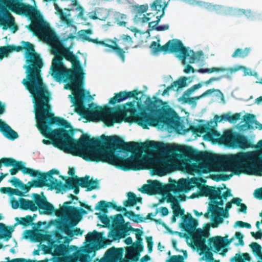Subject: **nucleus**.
Returning <instances> with one entry per match:
<instances>
[{
    "label": "nucleus",
    "mask_w": 262,
    "mask_h": 262,
    "mask_svg": "<svg viewBox=\"0 0 262 262\" xmlns=\"http://www.w3.org/2000/svg\"><path fill=\"white\" fill-rule=\"evenodd\" d=\"M67 153L78 156L87 161L107 163L124 171L143 169L139 159L143 151L176 154L180 158H185L198 164L191 165L198 173L206 172L208 164L219 163L228 170V156H218L207 152L198 151L190 146H167L162 142L150 141L147 143L124 142L117 136H101V139L91 138L82 134L78 140L73 139L76 129L72 128L67 121Z\"/></svg>",
    "instance_id": "nucleus-1"
},
{
    "label": "nucleus",
    "mask_w": 262,
    "mask_h": 262,
    "mask_svg": "<svg viewBox=\"0 0 262 262\" xmlns=\"http://www.w3.org/2000/svg\"><path fill=\"white\" fill-rule=\"evenodd\" d=\"M73 45L67 47V61L72 64L71 69L67 68V81L70 82L67 84V90H71L73 96L70 95L69 98L75 106V112L89 121L98 117L108 127L114 126L115 123H121L123 118L115 108L95 106L94 103L89 104L88 107L85 106L86 97L82 89L84 73L78 57L71 51Z\"/></svg>",
    "instance_id": "nucleus-2"
},
{
    "label": "nucleus",
    "mask_w": 262,
    "mask_h": 262,
    "mask_svg": "<svg viewBox=\"0 0 262 262\" xmlns=\"http://www.w3.org/2000/svg\"><path fill=\"white\" fill-rule=\"evenodd\" d=\"M34 103L36 126L41 135L49 139L42 140L45 144H52L66 152V119L56 117L52 112L49 90L31 95Z\"/></svg>",
    "instance_id": "nucleus-3"
},
{
    "label": "nucleus",
    "mask_w": 262,
    "mask_h": 262,
    "mask_svg": "<svg viewBox=\"0 0 262 262\" xmlns=\"http://www.w3.org/2000/svg\"><path fill=\"white\" fill-rule=\"evenodd\" d=\"M21 46H2L0 60L7 57L9 53L19 52L25 49L26 65V78L23 80L22 83L29 92L31 95L49 90L47 85L44 83L41 76V69L43 62L40 55L35 52L34 46L29 41H22Z\"/></svg>",
    "instance_id": "nucleus-4"
},
{
    "label": "nucleus",
    "mask_w": 262,
    "mask_h": 262,
    "mask_svg": "<svg viewBox=\"0 0 262 262\" xmlns=\"http://www.w3.org/2000/svg\"><path fill=\"white\" fill-rule=\"evenodd\" d=\"M42 38L51 47V53L54 55L50 68L51 75L56 81L66 82V66L62 61L66 58V47L52 29Z\"/></svg>",
    "instance_id": "nucleus-5"
},
{
    "label": "nucleus",
    "mask_w": 262,
    "mask_h": 262,
    "mask_svg": "<svg viewBox=\"0 0 262 262\" xmlns=\"http://www.w3.org/2000/svg\"><path fill=\"white\" fill-rule=\"evenodd\" d=\"M10 10L17 14L25 15L32 21L29 29L35 36L42 38L51 29L49 24L40 18L39 11L29 4L17 3L12 5Z\"/></svg>",
    "instance_id": "nucleus-6"
},
{
    "label": "nucleus",
    "mask_w": 262,
    "mask_h": 262,
    "mask_svg": "<svg viewBox=\"0 0 262 262\" xmlns=\"http://www.w3.org/2000/svg\"><path fill=\"white\" fill-rule=\"evenodd\" d=\"M171 208L173 210L174 216H182V222L180 224V227L191 237L194 246L199 248L202 247L206 248L204 245V242H206L208 233L201 229H196L198 225L197 220L193 218L190 214L185 215L184 209L180 208L179 202H178V204H176L174 206H172Z\"/></svg>",
    "instance_id": "nucleus-7"
},
{
    "label": "nucleus",
    "mask_w": 262,
    "mask_h": 262,
    "mask_svg": "<svg viewBox=\"0 0 262 262\" xmlns=\"http://www.w3.org/2000/svg\"><path fill=\"white\" fill-rule=\"evenodd\" d=\"M139 101L134 100L122 105L121 112L125 122L135 121L144 129H148V126H155L157 125L156 116L145 111L138 112L136 108V103Z\"/></svg>",
    "instance_id": "nucleus-8"
},
{
    "label": "nucleus",
    "mask_w": 262,
    "mask_h": 262,
    "mask_svg": "<svg viewBox=\"0 0 262 262\" xmlns=\"http://www.w3.org/2000/svg\"><path fill=\"white\" fill-rule=\"evenodd\" d=\"M37 174L35 177H37L36 179L28 182L26 185L22 183L20 187L21 190L28 192L32 187L42 188L47 186L51 190H56L57 192L66 190V183L63 184L53 176V174L59 173L57 170L53 169L47 172L37 170Z\"/></svg>",
    "instance_id": "nucleus-9"
},
{
    "label": "nucleus",
    "mask_w": 262,
    "mask_h": 262,
    "mask_svg": "<svg viewBox=\"0 0 262 262\" xmlns=\"http://www.w3.org/2000/svg\"><path fill=\"white\" fill-rule=\"evenodd\" d=\"M134 41L127 34L121 35L118 38L114 37L112 39H106L102 42L103 46L108 49L105 50L107 53L114 52L122 62L126 59L125 54L133 46Z\"/></svg>",
    "instance_id": "nucleus-10"
},
{
    "label": "nucleus",
    "mask_w": 262,
    "mask_h": 262,
    "mask_svg": "<svg viewBox=\"0 0 262 262\" xmlns=\"http://www.w3.org/2000/svg\"><path fill=\"white\" fill-rule=\"evenodd\" d=\"M41 194L42 196L36 193H32L33 201L20 198L19 208L23 210H29L31 211H36L39 209L40 214H51L53 211V206L47 200L43 192H41Z\"/></svg>",
    "instance_id": "nucleus-11"
},
{
    "label": "nucleus",
    "mask_w": 262,
    "mask_h": 262,
    "mask_svg": "<svg viewBox=\"0 0 262 262\" xmlns=\"http://www.w3.org/2000/svg\"><path fill=\"white\" fill-rule=\"evenodd\" d=\"M70 4L67 8V33H69L67 37V41L69 39L73 40L77 35V28L73 25L75 18L82 17L84 15V9L78 3L77 0H67Z\"/></svg>",
    "instance_id": "nucleus-12"
},
{
    "label": "nucleus",
    "mask_w": 262,
    "mask_h": 262,
    "mask_svg": "<svg viewBox=\"0 0 262 262\" xmlns=\"http://www.w3.org/2000/svg\"><path fill=\"white\" fill-rule=\"evenodd\" d=\"M111 230L108 233V237L112 238L113 241L119 240L129 234V230L133 227L129 225V222H125L123 216L121 214H117L111 216Z\"/></svg>",
    "instance_id": "nucleus-13"
},
{
    "label": "nucleus",
    "mask_w": 262,
    "mask_h": 262,
    "mask_svg": "<svg viewBox=\"0 0 262 262\" xmlns=\"http://www.w3.org/2000/svg\"><path fill=\"white\" fill-rule=\"evenodd\" d=\"M165 53H179L177 57L185 62V60L188 58V62L194 63L197 60V56L195 52L192 50H188L185 47L182 41L179 39H173L169 40L164 45Z\"/></svg>",
    "instance_id": "nucleus-14"
},
{
    "label": "nucleus",
    "mask_w": 262,
    "mask_h": 262,
    "mask_svg": "<svg viewBox=\"0 0 262 262\" xmlns=\"http://www.w3.org/2000/svg\"><path fill=\"white\" fill-rule=\"evenodd\" d=\"M44 223L38 222L35 226L33 227L34 230H28L25 231L26 238H29L30 240L34 242H42L47 241L48 246L42 245V250L43 254H52L53 247L54 245L53 243V235L52 234H43L40 231L43 230H40L39 228Z\"/></svg>",
    "instance_id": "nucleus-15"
},
{
    "label": "nucleus",
    "mask_w": 262,
    "mask_h": 262,
    "mask_svg": "<svg viewBox=\"0 0 262 262\" xmlns=\"http://www.w3.org/2000/svg\"><path fill=\"white\" fill-rule=\"evenodd\" d=\"M99 204L100 206H97L96 208V209H100L103 212H107V208L111 207L118 211H124V216L128 217L135 223H138L140 222H143L146 220L148 219H150L151 220L154 221L156 223L159 224H160L161 222V220L160 219L156 220L151 218V216H155L157 212H156L155 214H153L152 213H149L146 215L145 217H141L139 214H136L132 211H128L126 209L123 208V207L118 206L116 204L112 202H106L105 201L102 200L100 201Z\"/></svg>",
    "instance_id": "nucleus-16"
},
{
    "label": "nucleus",
    "mask_w": 262,
    "mask_h": 262,
    "mask_svg": "<svg viewBox=\"0 0 262 262\" xmlns=\"http://www.w3.org/2000/svg\"><path fill=\"white\" fill-rule=\"evenodd\" d=\"M98 185L99 183L97 180H90L89 176L81 178L78 176L70 178L67 177V190H71L76 187L81 186L82 188H86V191H90L98 188Z\"/></svg>",
    "instance_id": "nucleus-17"
},
{
    "label": "nucleus",
    "mask_w": 262,
    "mask_h": 262,
    "mask_svg": "<svg viewBox=\"0 0 262 262\" xmlns=\"http://www.w3.org/2000/svg\"><path fill=\"white\" fill-rule=\"evenodd\" d=\"M222 143L232 148L239 147L242 149L251 147L249 141L242 135L233 134L231 132L225 134L220 138Z\"/></svg>",
    "instance_id": "nucleus-18"
},
{
    "label": "nucleus",
    "mask_w": 262,
    "mask_h": 262,
    "mask_svg": "<svg viewBox=\"0 0 262 262\" xmlns=\"http://www.w3.org/2000/svg\"><path fill=\"white\" fill-rule=\"evenodd\" d=\"M52 235L54 236L53 243L54 245L52 254L61 256L53 262H66V236H63L58 231H56Z\"/></svg>",
    "instance_id": "nucleus-19"
},
{
    "label": "nucleus",
    "mask_w": 262,
    "mask_h": 262,
    "mask_svg": "<svg viewBox=\"0 0 262 262\" xmlns=\"http://www.w3.org/2000/svg\"><path fill=\"white\" fill-rule=\"evenodd\" d=\"M79 223L78 221H75L67 216V253H70L72 251L75 250L77 247L75 246H69L73 239L74 236L81 235L83 231L79 228H74Z\"/></svg>",
    "instance_id": "nucleus-20"
},
{
    "label": "nucleus",
    "mask_w": 262,
    "mask_h": 262,
    "mask_svg": "<svg viewBox=\"0 0 262 262\" xmlns=\"http://www.w3.org/2000/svg\"><path fill=\"white\" fill-rule=\"evenodd\" d=\"M177 117V113L172 108L162 107L156 116L157 125L159 123L167 126L176 125V119Z\"/></svg>",
    "instance_id": "nucleus-21"
},
{
    "label": "nucleus",
    "mask_w": 262,
    "mask_h": 262,
    "mask_svg": "<svg viewBox=\"0 0 262 262\" xmlns=\"http://www.w3.org/2000/svg\"><path fill=\"white\" fill-rule=\"evenodd\" d=\"M140 94L143 95L142 92H139L136 90L130 92L121 91L114 94V96L109 100V104L115 105L116 103H120L128 98H134L136 101L141 102V98H138L137 97Z\"/></svg>",
    "instance_id": "nucleus-22"
},
{
    "label": "nucleus",
    "mask_w": 262,
    "mask_h": 262,
    "mask_svg": "<svg viewBox=\"0 0 262 262\" xmlns=\"http://www.w3.org/2000/svg\"><path fill=\"white\" fill-rule=\"evenodd\" d=\"M97 245L87 244L85 246L83 253H76L73 254L80 262H90L92 258L95 256L96 251L100 249Z\"/></svg>",
    "instance_id": "nucleus-23"
},
{
    "label": "nucleus",
    "mask_w": 262,
    "mask_h": 262,
    "mask_svg": "<svg viewBox=\"0 0 262 262\" xmlns=\"http://www.w3.org/2000/svg\"><path fill=\"white\" fill-rule=\"evenodd\" d=\"M168 2L164 0H156L150 5V9L153 12V16H156V24H158L161 18L164 15L165 9L167 7Z\"/></svg>",
    "instance_id": "nucleus-24"
},
{
    "label": "nucleus",
    "mask_w": 262,
    "mask_h": 262,
    "mask_svg": "<svg viewBox=\"0 0 262 262\" xmlns=\"http://www.w3.org/2000/svg\"><path fill=\"white\" fill-rule=\"evenodd\" d=\"M222 187H216L205 185L201 188L202 196H208L211 202L215 200L221 199Z\"/></svg>",
    "instance_id": "nucleus-25"
},
{
    "label": "nucleus",
    "mask_w": 262,
    "mask_h": 262,
    "mask_svg": "<svg viewBox=\"0 0 262 262\" xmlns=\"http://www.w3.org/2000/svg\"><path fill=\"white\" fill-rule=\"evenodd\" d=\"M13 168L10 169V174L12 176L16 174L18 171H21L24 174H29L31 177H35L37 174V170L27 168L25 166V163L18 161L12 165Z\"/></svg>",
    "instance_id": "nucleus-26"
},
{
    "label": "nucleus",
    "mask_w": 262,
    "mask_h": 262,
    "mask_svg": "<svg viewBox=\"0 0 262 262\" xmlns=\"http://www.w3.org/2000/svg\"><path fill=\"white\" fill-rule=\"evenodd\" d=\"M0 25L3 26L4 30L11 27L13 28L14 32L18 29L17 27L15 25L14 18L8 11H4L3 14L0 13Z\"/></svg>",
    "instance_id": "nucleus-27"
},
{
    "label": "nucleus",
    "mask_w": 262,
    "mask_h": 262,
    "mask_svg": "<svg viewBox=\"0 0 262 262\" xmlns=\"http://www.w3.org/2000/svg\"><path fill=\"white\" fill-rule=\"evenodd\" d=\"M154 100H152L149 97H148L145 101V110L148 112L156 116L159 113V110L161 108V105L163 101L156 97H153Z\"/></svg>",
    "instance_id": "nucleus-28"
},
{
    "label": "nucleus",
    "mask_w": 262,
    "mask_h": 262,
    "mask_svg": "<svg viewBox=\"0 0 262 262\" xmlns=\"http://www.w3.org/2000/svg\"><path fill=\"white\" fill-rule=\"evenodd\" d=\"M150 182L149 181H148ZM160 183L157 181H150L149 184H144L139 190L143 193H146L149 195H154L156 194H160Z\"/></svg>",
    "instance_id": "nucleus-29"
},
{
    "label": "nucleus",
    "mask_w": 262,
    "mask_h": 262,
    "mask_svg": "<svg viewBox=\"0 0 262 262\" xmlns=\"http://www.w3.org/2000/svg\"><path fill=\"white\" fill-rule=\"evenodd\" d=\"M88 211L82 209L78 208L74 206H67V215L69 218L75 221L79 222L83 214H88Z\"/></svg>",
    "instance_id": "nucleus-30"
},
{
    "label": "nucleus",
    "mask_w": 262,
    "mask_h": 262,
    "mask_svg": "<svg viewBox=\"0 0 262 262\" xmlns=\"http://www.w3.org/2000/svg\"><path fill=\"white\" fill-rule=\"evenodd\" d=\"M103 234L104 232H98L96 230H94L92 232H89L85 235V242L89 243V244L93 245V243L102 239L104 245L110 244L111 241L103 237Z\"/></svg>",
    "instance_id": "nucleus-31"
},
{
    "label": "nucleus",
    "mask_w": 262,
    "mask_h": 262,
    "mask_svg": "<svg viewBox=\"0 0 262 262\" xmlns=\"http://www.w3.org/2000/svg\"><path fill=\"white\" fill-rule=\"evenodd\" d=\"M0 132L6 138L11 140H14L18 137L17 133L2 119H0Z\"/></svg>",
    "instance_id": "nucleus-32"
},
{
    "label": "nucleus",
    "mask_w": 262,
    "mask_h": 262,
    "mask_svg": "<svg viewBox=\"0 0 262 262\" xmlns=\"http://www.w3.org/2000/svg\"><path fill=\"white\" fill-rule=\"evenodd\" d=\"M93 34V31L90 29L81 30L77 33L78 39H81L83 41H88L97 45L103 46L102 42H104V40L99 41L97 38L93 39L89 37V35Z\"/></svg>",
    "instance_id": "nucleus-33"
},
{
    "label": "nucleus",
    "mask_w": 262,
    "mask_h": 262,
    "mask_svg": "<svg viewBox=\"0 0 262 262\" xmlns=\"http://www.w3.org/2000/svg\"><path fill=\"white\" fill-rule=\"evenodd\" d=\"M208 244L210 247H213L215 252H218L224 246V239L223 237L217 236L211 237L208 239Z\"/></svg>",
    "instance_id": "nucleus-34"
},
{
    "label": "nucleus",
    "mask_w": 262,
    "mask_h": 262,
    "mask_svg": "<svg viewBox=\"0 0 262 262\" xmlns=\"http://www.w3.org/2000/svg\"><path fill=\"white\" fill-rule=\"evenodd\" d=\"M13 231V228L8 227L4 224L0 223V239L4 238L8 241L12 236V233ZM3 247V245L0 243V249Z\"/></svg>",
    "instance_id": "nucleus-35"
},
{
    "label": "nucleus",
    "mask_w": 262,
    "mask_h": 262,
    "mask_svg": "<svg viewBox=\"0 0 262 262\" xmlns=\"http://www.w3.org/2000/svg\"><path fill=\"white\" fill-rule=\"evenodd\" d=\"M123 249L122 248H116L112 247L107 250L105 256L108 259H114L121 258L123 255Z\"/></svg>",
    "instance_id": "nucleus-36"
},
{
    "label": "nucleus",
    "mask_w": 262,
    "mask_h": 262,
    "mask_svg": "<svg viewBox=\"0 0 262 262\" xmlns=\"http://www.w3.org/2000/svg\"><path fill=\"white\" fill-rule=\"evenodd\" d=\"M160 194L170 191H172L173 193H177L182 191V187L177 184L163 185L160 183Z\"/></svg>",
    "instance_id": "nucleus-37"
},
{
    "label": "nucleus",
    "mask_w": 262,
    "mask_h": 262,
    "mask_svg": "<svg viewBox=\"0 0 262 262\" xmlns=\"http://www.w3.org/2000/svg\"><path fill=\"white\" fill-rule=\"evenodd\" d=\"M100 202V201L98 202V203L96 204V205L95 207V209L96 210H100L103 213V214L102 215H101L100 213H96V214L98 215V216L99 219L100 220L101 222L102 223H103L104 225L98 224L97 226L101 227H110V226L111 225V216L108 217L107 216V215H106V213H107L108 212V207L107 208V212H103L100 209H96V208L97 206H100V205L99 204Z\"/></svg>",
    "instance_id": "nucleus-38"
},
{
    "label": "nucleus",
    "mask_w": 262,
    "mask_h": 262,
    "mask_svg": "<svg viewBox=\"0 0 262 262\" xmlns=\"http://www.w3.org/2000/svg\"><path fill=\"white\" fill-rule=\"evenodd\" d=\"M128 198L127 200L124 201L123 205L125 207L134 206L137 204V203L142 202V198L140 197H137L136 195L132 192H129L127 193Z\"/></svg>",
    "instance_id": "nucleus-39"
},
{
    "label": "nucleus",
    "mask_w": 262,
    "mask_h": 262,
    "mask_svg": "<svg viewBox=\"0 0 262 262\" xmlns=\"http://www.w3.org/2000/svg\"><path fill=\"white\" fill-rule=\"evenodd\" d=\"M50 224L56 227V230L54 231V233L56 231L66 233V218L57 219L52 220L50 221Z\"/></svg>",
    "instance_id": "nucleus-40"
},
{
    "label": "nucleus",
    "mask_w": 262,
    "mask_h": 262,
    "mask_svg": "<svg viewBox=\"0 0 262 262\" xmlns=\"http://www.w3.org/2000/svg\"><path fill=\"white\" fill-rule=\"evenodd\" d=\"M140 256V253L136 252V249L134 247L130 246L126 249L125 259L124 260H132L137 261Z\"/></svg>",
    "instance_id": "nucleus-41"
},
{
    "label": "nucleus",
    "mask_w": 262,
    "mask_h": 262,
    "mask_svg": "<svg viewBox=\"0 0 262 262\" xmlns=\"http://www.w3.org/2000/svg\"><path fill=\"white\" fill-rule=\"evenodd\" d=\"M220 201H218V200H215L213 201H212L211 203L212 204H209L213 208V209L216 211L217 212H220V216H221L224 217H228V215H226V212L224 213V209L223 207H219V205L222 206L224 204V201L223 200L221 199H219Z\"/></svg>",
    "instance_id": "nucleus-42"
},
{
    "label": "nucleus",
    "mask_w": 262,
    "mask_h": 262,
    "mask_svg": "<svg viewBox=\"0 0 262 262\" xmlns=\"http://www.w3.org/2000/svg\"><path fill=\"white\" fill-rule=\"evenodd\" d=\"M210 212H211L212 216L214 220H219V221L217 223H214L212 224V227H216L217 226V224L221 222L222 220V218L220 216V212H217L216 211H215L209 204L207 211L204 214V217H205L206 218H208L209 217Z\"/></svg>",
    "instance_id": "nucleus-43"
},
{
    "label": "nucleus",
    "mask_w": 262,
    "mask_h": 262,
    "mask_svg": "<svg viewBox=\"0 0 262 262\" xmlns=\"http://www.w3.org/2000/svg\"><path fill=\"white\" fill-rule=\"evenodd\" d=\"M239 69V68H225L223 67H213L211 68H207V73H211L214 72H219L227 71L228 73L227 75H230V76H231L233 73L237 72Z\"/></svg>",
    "instance_id": "nucleus-44"
},
{
    "label": "nucleus",
    "mask_w": 262,
    "mask_h": 262,
    "mask_svg": "<svg viewBox=\"0 0 262 262\" xmlns=\"http://www.w3.org/2000/svg\"><path fill=\"white\" fill-rule=\"evenodd\" d=\"M36 216L35 214H34L33 216H31L30 215H27L24 217H16L15 220L17 221V223L25 227L31 225L33 224V221L34 217Z\"/></svg>",
    "instance_id": "nucleus-45"
},
{
    "label": "nucleus",
    "mask_w": 262,
    "mask_h": 262,
    "mask_svg": "<svg viewBox=\"0 0 262 262\" xmlns=\"http://www.w3.org/2000/svg\"><path fill=\"white\" fill-rule=\"evenodd\" d=\"M154 171L159 176L166 173V163L163 161H157L154 166Z\"/></svg>",
    "instance_id": "nucleus-46"
},
{
    "label": "nucleus",
    "mask_w": 262,
    "mask_h": 262,
    "mask_svg": "<svg viewBox=\"0 0 262 262\" xmlns=\"http://www.w3.org/2000/svg\"><path fill=\"white\" fill-rule=\"evenodd\" d=\"M250 51V49L249 48H246L244 50L242 49H237L232 55V57L236 58L239 57L244 58L247 57Z\"/></svg>",
    "instance_id": "nucleus-47"
},
{
    "label": "nucleus",
    "mask_w": 262,
    "mask_h": 262,
    "mask_svg": "<svg viewBox=\"0 0 262 262\" xmlns=\"http://www.w3.org/2000/svg\"><path fill=\"white\" fill-rule=\"evenodd\" d=\"M214 122L213 121H210L206 124L199 125L195 127H193L192 129V132L194 133H200L202 134L204 133H207V131L208 130L209 128V124H213Z\"/></svg>",
    "instance_id": "nucleus-48"
},
{
    "label": "nucleus",
    "mask_w": 262,
    "mask_h": 262,
    "mask_svg": "<svg viewBox=\"0 0 262 262\" xmlns=\"http://www.w3.org/2000/svg\"><path fill=\"white\" fill-rule=\"evenodd\" d=\"M255 117L254 115L250 114H247L244 116V120L246 122L248 129L252 128L253 124L257 122V121L254 120Z\"/></svg>",
    "instance_id": "nucleus-49"
},
{
    "label": "nucleus",
    "mask_w": 262,
    "mask_h": 262,
    "mask_svg": "<svg viewBox=\"0 0 262 262\" xmlns=\"http://www.w3.org/2000/svg\"><path fill=\"white\" fill-rule=\"evenodd\" d=\"M53 213L57 216V219L66 218V202L60 209H55L53 207V211L50 214Z\"/></svg>",
    "instance_id": "nucleus-50"
},
{
    "label": "nucleus",
    "mask_w": 262,
    "mask_h": 262,
    "mask_svg": "<svg viewBox=\"0 0 262 262\" xmlns=\"http://www.w3.org/2000/svg\"><path fill=\"white\" fill-rule=\"evenodd\" d=\"M212 125V124H209V128L205 135V139L208 141H211L214 137L219 136L217 131L213 128Z\"/></svg>",
    "instance_id": "nucleus-51"
},
{
    "label": "nucleus",
    "mask_w": 262,
    "mask_h": 262,
    "mask_svg": "<svg viewBox=\"0 0 262 262\" xmlns=\"http://www.w3.org/2000/svg\"><path fill=\"white\" fill-rule=\"evenodd\" d=\"M161 194L163 197H165L167 203H171V207L172 206H174L176 204H178L179 200L177 199V198L172 195L169 192H164V193Z\"/></svg>",
    "instance_id": "nucleus-52"
},
{
    "label": "nucleus",
    "mask_w": 262,
    "mask_h": 262,
    "mask_svg": "<svg viewBox=\"0 0 262 262\" xmlns=\"http://www.w3.org/2000/svg\"><path fill=\"white\" fill-rule=\"evenodd\" d=\"M250 247L251 248L253 253L256 256H259L260 258L262 259V247L261 246L257 243H252L250 245Z\"/></svg>",
    "instance_id": "nucleus-53"
},
{
    "label": "nucleus",
    "mask_w": 262,
    "mask_h": 262,
    "mask_svg": "<svg viewBox=\"0 0 262 262\" xmlns=\"http://www.w3.org/2000/svg\"><path fill=\"white\" fill-rule=\"evenodd\" d=\"M200 99H201V97L199 96L194 97L181 96L179 98L180 100L182 101L183 103H188L193 105H195L196 101Z\"/></svg>",
    "instance_id": "nucleus-54"
},
{
    "label": "nucleus",
    "mask_w": 262,
    "mask_h": 262,
    "mask_svg": "<svg viewBox=\"0 0 262 262\" xmlns=\"http://www.w3.org/2000/svg\"><path fill=\"white\" fill-rule=\"evenodd\" d=\"M188 78L186 77H182L178 80L174 81L172 83L174 87H178V89L186 87L187 85V80Z\"/></svg>",
    "instance_id": "nucleus-55"
},
{
    "label": "nucleus",
    "mask_w": 262,
    "mask_h": 262,
    "mask_svg": "<svg viewBox=\"0 0 262 262\" xmlns=\"http://www.w3.org/2000/svg\"><path fill=\"white\" fill-rule=\"evenodd\" d=\"M17 161L12 158H2L0 159L1 168L3 164L6 167L12 166L15 164Z\"/></svg>",
    "instance_id": "nucleus-56"
},
{
    "label": "nucleus",
    "mask_w": 262,
    "mask_h": 262,
    "mask_svg": "<svg viewBox=\"0 0 262 262\" xmlns=\"http://www.w3.org/2000/svg\"><path fill=\"white\" fill-rule=\"evenodd\" d=\"M232 260H234L235 262H245V260L249 261L250 257L248 253H243L242 256H241L239 254H236Z\"/></svg>",
    "instance_id": "nucleus-57"
},
{
    "label": "nucleus",
    "mask_w": 262,
    "mask_h": 262,
    "mask_svg": "<svg viewBox=\"0 0 262 262\" xmlns=\"http://www.w3.org/2000/svg\"><path fill=\"white\" fill-rule=\"evenodd\" d=\"M205 242H204V245L206 247V248L204 247H202L201 248H198L196 246L195 247L198 249H200L202 251H205V257L206 261L209 262H213L214 258L213 257V254L211 252L209 251V248L206 246L205 244Z\"/></svg>",
    "instance_id": "nucleus-58"
},
{
    "label": "nucleus",
    "mask_w": 262,
    "mask_h": 262,
    "mask_svg": "<svg viewBox=\"0 0 262 262\" xmlns=\"http://www.w3.org/2000/svg\"><path fill=\"white\" fill-rule=\"evenodd\" d=\"M241 113H235L233 115L230 113L226 114L225 121H229L230 123H234L241 119Z\"/></svg>",
    "instance_id": "nucleus-59"
},
{
    "label": "nucleus",
    "mask_w": 262,
    "mask_h": 262,
    "mask_svg": "<svg viewBox=\"0 0 262 262\" xmlns=\"http://www.w3.org/2000/svg\"><path fill=\"white\" fill-rule=\"evenodd\" d=\"M150 48L151 49L154 53L158 52H163L165 53V49L164 48V45L161 46L159 43L156 41H152L150 45Z\"/></svg>",
    "instance_id": "nucleus-60"
},
{
    "label": "nucleus",
    "mask_w": 262,
    "mask_h": 262,
    "mask_svg": "<svg viewBox=\"0 0 262 262\" xmlns=\"http://www.w3.org/2000/svg\"><path fill=\"white\" fill-rule=\"evenodd\" d=\"M148 9V5H135L134 6V10L138 14H141L146 12Z\"/></svg>",
    "instance_id": "nucleus-61"
},
{
    "label": "nucleus",
    "mask_w": 262,
    "mask_h": 262,
    "mask_svg": "<svg viewBox=\"0 0 262 262\" xmlns=\"http://www.w3.org/2000/svg\"><path fill=\"white\" fill-rule=\"evenodd\" d=\"M129 231L136 232V238L137 244H142V238L141 236L143 234V232L139 229H135L133 228V230H129Z\"/></svg>",
    "instance_id": "nucleus-62"
},
{
    "label": "nucleus",
    "mask_w": 262,
    "mask_h": 262,
    "mask_svg": "<svg viewBox=\"0 0 262 262\" xmlns=\"http://www.w3.org/2000/svg\"><path fill=\"white\" fill-rule=\"evenodd\" d=\"M55 9L56 10V14L59 15L61 21L66 23V13H64L61 9L59 8L57 4H55Z\"/></svg>",
    "instance_id": "nucleus-63"
},
{
    "label": "nucleus",
    "mask_w": 262,
    "mask_h": 262,
    "mask_svg": "<svg viewBox=\"0 0 262 262\" xmlns=\"http://www.w3.org/2000/svg\"><path fill=\"white\" fill-rule=\"evenodd\" d=\"M167 262H184L183 257L181 255L171 256Z\"/></svg>",
    "instance_id": "nucleus-64"
}]
</instances>
